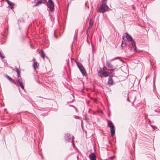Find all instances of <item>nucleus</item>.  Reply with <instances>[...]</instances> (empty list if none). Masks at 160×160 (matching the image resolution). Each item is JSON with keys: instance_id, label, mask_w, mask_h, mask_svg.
Segmentation results:
<instances>
[{"instance_id": "obj_1", "label": "nucleus", "mask_w": 160, "mask_h": 160, "mask_svg": "<svg viewBox=\"0 0 160 160\" xmlns=\"http://www.w3.org/2000/svg\"><path fill=\"white\" fill-rule=\"evenodd\" d=\"M115 68H113L110 69H108L110 70V72L106 71L104 68H100L98 72V75L99 77L102 78L103 77H107L109 76L113 77L115 74L114 70Z\"/></svg>"}, {"instance_id": "obj_2", "label": "nucleus", "mask_w": 160, "mask_h": 160, "mask_svg": "<svg viewBox=\"0 0 160 160\" xmlns=\"http://www.w3.org/2000/svg\"><path fill=\"white\" fill-rule=\"evenodd\" d=\"M124 36L126 37L127 40L131 43L129 44V46L131 48H133L134 52H137V48L136 46V42L133 40L132 38L127 32H125L124 34Z\"/></svg>"}, {"instance_id": "obj_3", "label": "nucleus", "mask_w": 160, "mask_h": 160, "mask_svg": "<svg viewBox=\"0 0 160 160\" xmlns=\"http://www.w3.org/2000/svg\"><path fill=\"white\" fill-rule=\"evenodd\" d=\"M108 122V127H109L110 128L111 133L112 136H113L115 132V127L114 125L112 122L109 120H107Z\"/></svg>"}, {"instance_id": "obj_4", "label": "nucleus", "mask_w": 160, "mask_h": 160, "mask_svg": "<svg viewBox=\"0 0 160 160\" xmlns=\"http://www.w3.org/2000/svg\"><path fill=\"white\" fill-rule=\"evenodd\" d=\"M65 141L67 142H70L71 141V136L70 134L68 133H67L65 134ZM74 137L72 136V141L71 142L72 143V145L74 146Z\"/></svg>"}, {"instance_id": "obj_5", "label": "nucleus", "mask_w": 160, "mask_h": 160, "mask_svg": "<svg viewBox=\"0 0 160 160\" xmlns=\"http://www.w3.org/2000/svg\"><path fill=\"white\" fill-rule=\"evenodd\" d=\"M108 8V7L106 4H101L98 8V11L100 12L103 13L107 11Z\"/></svg>"}, {"instance_id": "obj_6", "label": "nucleus", "mask_w": 160, "mask_h": 160, "mask_svg": "<svg viewBox=\"0 0 160 160\" xmlns=\"http://www.w3.org/2000/svg\"><path fill=\"white\" fill-rule=\"evenodd\" d=\"M47 6L48 8H49L51 12L53 11L54 10V6L53 2L52 1V0H48L47 3Z\"/></svg>"}, {"instance_id": "obj_7", "label": "nucleus", "mask_w": 160, "mask_h": 160, "mask_svg": "<svg viewBox=\"0 0 160 160\" xmlns=\"http://www.w3.org/2000/svg\"><path fill=\"white\" fill-rule=\"evenodd\" d=\"M118 58V57H117L113 59L110 60L109 61H107L106 62V65L107 67L109 68L108 69H110L114 68V66H113L112 64L110 63V62Z\"/></svg>"}, {"instance_id": "obj_8", "label": "nucleus", "mask_w": 160, "mask_h": 160, "mask_svg": "<svg viewBox=\"0 0 160 160\" xmlns=\"http://www.w3.org/2000/svg\"><path fill=\"white\" fill-rule=\"evenodd\" d=\"M47 2V0H37L35 5L33 6V7H35L39 6L41 4H45Z\"/></svg>"}, {"instance_id": "obj_9", "label": "nucleus", "mask_w": 160, "mask_h": 160, "mask_svg": "<svg viewBox=\"0 0 160 160\" xmlns=\"http://www.w3.org/2000/svg\"><path fill=\"white\" fill-rule=\"evenodd\" d=\"M108 76L109 78H108V84L110 86H111L112 85L113 83V81L112 78L113 77L111 76Z\"/></svg>"}, {"instance_id": "obj_10", "label": "nucleus", "mask_w": 160, "mask_h": 160, "mask_svg": "<svg viewBox=\"0 0 160 160\" xmlns=\"http://www.w3.org/2000/svg\"><path fill=\"white\" fill-rule=\"evenodd\" d=\"M6 1L9 5V7L12 9H13L15 5L14 3L9 0H6Z\"/></svg>"}, {"instance_id": "obj_11", "label": "nucleus", "mask_w": 160, "mask_h": 160, "mask_svg": "<svg viewBox=\"0 0 160 160\" xmlns=\"http://www.w3.org/2000/svg\"><path fill=\"white\" fill-rule=\"evenodd\" d=\"M89 157L90 160H96V155L94 153H91L89 155Z\"/></svg>"}, {"instance_id": "obj_12", "label": "nucleus", "mask_w": 160, "mask_h": 160, "mask_svg": "<svg viewBox=\"0 0 160 160\" xmlns=\"http://www.w3.org/2000/svg\"><path fill=\"white\" fill-rule=\"evenodd\" d=\"M93 21L92 18L90 20V21L89 22V26H88L87 31H88V29L89 28H91L92 27V26L93 25Z\"/></svg>"}, {"instance_id": "obj_13", "label": "nucleus", "mask_w": 160, "mask_h": 160, "mask_svg": "<svg viewBox=\"0 0 160 160\" xmlns=\"http://www.w3.org/2000/svg\"><path fill=\"white\" fill-rule=\"evenodd\" d=\"M6 77L9 80L11 81L13 83L15 84L16 85H17L16 82H15V80L13 79L12 78L9 76L7 75H6Z\"/></svg>"}, {"instance_id": "obj_14", "label": "nucleus", "mask_w": 160, "mask_h": 160, "mask_svg": "<svg viewBox=\"0 0 160 160\" xmlns=\"http://www.w3.org/2000/svg\"><path fill=\"white\" fill-rule=\"evenodd\" d=\"M77 64L78 67V68L80 70H81V69H82V68H84V67L82 66V65L80 63H77Z\"/></svg>"}, {"instance_id": "obj_15", "label": "nucleus", "mask_w": 160, "mask_h": 160, "mask_svg": "<svg viewBox=\"0 0 160 160\" xmlns=\"http://www.w3.org/2000/svg\"><path fill=\"white\" fill-rule=\"evenodd\" d=\"M82 73V75L83 76H86L87 75L86 74V71L84 68H82V69H81V70H80Z\"/></svg>"}, {"instance_id": "obj_16", "label": "nucleus", "mask_w": 160, "mask_h": 160, "mask_svg": "<svg viewBox=\"0 0 160 160\" xmlns=\"http://www.w3.org/2000/svg\"><path fill=\"white\" fill-rule=\"evenodd\" d=\"M38 65L39 64H38V63L37 62H34L33 64V66L35 70L37 68H38Z\"/></svg>"}, {"instance_id": "obj_17", "label": "nucleus", "mask_w": 160, "mask_h": 160, "mask_svg": "<svg viewBox=\"0 0 160 160\" xmlns=\"http://www.w3.org/2000/svg\"><path fill=\"white\" fill-rule=\"evenodd\" d=\"M15 69H16V71L17 72L18 76L19 77H20V70L19 69V68H16Z\"/></svg>"}, {"instance_id": "obj_18", "label": "nucleus", "mask_w": 160, "mask_h": 160, "mask_svg": "<svg viewBox=\"0 0 160 160\" xmlns=\"http://www.w3.org/2000/svg\"><path fill=\"white\" fill-rule=\"evenodd\" d=\"M41 55L42 56V57L43 59H44L45 57V54L44 52L42 50H41Z\"/></svg>"}, {"instance_id": "obj_19", "label": "nucleus", "mask_w": 160, "mask_h": 160, "mask_svg": "<svg viewBox=\"0 0 160 160\" xmlns=\"http://www.w3.org/2000/svg\"><path fill=\"white\" fill-rule=\"evenodd\" d=\"M19 84L21 88L23 90H24L25 91L24 87V86L23 85L22 83H20V84Z\"/></svg>"}, {"instance_id": "obj_20", "label": "nucleus", "mask_w": 160, "mask_h": 160, "mask_svg": "<svg viewBox=\"0 0 160 160\" xmlns=\"http://www.w3.org/2000/svg\"><path fill=\"white\" fill-rule=\"evenodd\" d=\"M107 0H102V4H106Z\"/></svg>"}, {"instance_id": "obj_21", "label": "nucleus", "mask_w": 160, "mask_h": 160, "mask_svg": "<svg viewBox=\"0 0 160 160\" xmlns=\"http://www.w3.org/2000/svg\"><path fill=\"white\" fill-rule=\"evenodd\" d=\"M0 57H1L2 59H3L5 58V56L2 54L1 53V52L0 51Z\"/></svg>"}, {"instance_id": "obj_22", "label": "nucleus", "mask_w": 160, "mask_h": 160, "mask_svg": "<svg viewBox=\"0 0 160 160\" xmlns=\"http://www.w3.org/2000/svg\"><path fill=\"white\" fill-rule=\"evenodd\" d=\"M18 81L19 84L20 83H22V79L20 78L19 79H18Z\"/></svg>"}, {"instance_id": "obj_23", "label": "nucleus", "mask_w": 160, "mask_h": 160, "mask_svg": "<svg viewBox=\"0 0 160 160\" xmlns=\"http://www.w3.org/2000/svg\"><path fill=\"white\" fill-rule=\"evenodd\" d=\"M75 118L76 119H79V117L78 116H76L75 117Z\"/></svg>"}, {"instance_id": "obj_24", "label": "nucleus", "mask_w": 160, "mask_h": 160, "mask_svg": "<svg viewBox=\"0 0 160 160\" xmlns=\"http://www.w3.org/2000/svg\"><path fill=\"white\" fill-rule=\"evenodd\" d=\"M71 107H73L74 108H75V107L74 106H73V105H71Z\"/></svg>"}, {"instance_id": "obj_25", "label": "nucleus", "mask_w": 160, "mask_h": 160, "mask_svg": "<svg viewBox=\"0 0 160 160\" xmlns=\"http://www.w3.org/2000/svg\"><path fill=\"white\" fill-rule=\"evenodd\" d=\"M86 118H87V116H86V115L85 116V119L86 120Z\"/></svg>"}, {"instance_id": "obj_26", "label": "nucleus", "mask_w": 160, "mask_h": 160, "mask_svg": "<svg viewBox=\"0 0 160 160\" xmlns=\"http://www.w3.org/2000/svg\"><path fill=\"white\" fill-rule=\"evenodd\" d=\"M33 61H34V62H35V58H33Z\"/></svg>"}, {"instance_id": "obj_27", "label": "nucleus", "mask_w": 160, "mask_h": 160, "mask_svg": "<svg viewBox=\"0 0 160 160\" xmlns=\"http://www.w3.org/2000/svg\"><path fill=\"white\" fill-rule=\"evenodd\" d=\"M114 156L113 157H111V158L112 159H113L114 158Z\"/></svg>"}, {"instance_id": "obj_28", "label": "nucleus", "mask_w": 160, "mask_h": 160, "mask_svg": "<svg viewBox=\"0 0 160 160\" xmlns=\"http://www.w3.org/2000/svg\"><path fill=\"white\" fill-rule=\"evenodd\" d=\"M75 108V109H76V111H77V109L76 108Z\"/></svg>"}, {"instance_id": "obj_29", "label": "nucleus", "mask_w": 160, "mask_h": 160, "mask_svg": "<svg viewBox=\"0 0 160 160\" xmlns=\"http://www.w3.org/2000/svg\"><path fill=\"white\" fill-rule=\"evenodd\" d=\"M85 5L86 6V3H85Z\"/></svg>"}, {"instance_id": "obj_30", "label": "nucleus", "mask_w": 160, "mask_h": 160, "mask_svg": "<svg viewBox=\"0 0 160 160\" xmlns=\"http://www.w3.org/2000/svg\"><path fill=\"white\" fill-rule=\"evenodd\" d=\"M72 96L73 97H74V96H73V95H72Z\"/></svg>"}, {"instance_id": "obj_31", "label": "nucleus", "mask_w": 160, "mask_h": 160, "mask_svg": "<svg viewBox=\"0 0 160 160\" xmlns=\"http://www.w3.org/2000/svg\"><path fill=\"white\" fill-rule=\"evenodd\" d=\"M36 0H34V1L35 2Z\"/></svg>"}, {"instance_id": "obj_32", "label": "nucleus", "mask_w": 160, "mask_h": 160, "mask_svg": "<svg viewBox=\"0 0 160 160\" xmlns=\"http://www.w3.org/2000/svg\"><path fill=\"white\" fill-rule=\"evenodd\" d=\"M160 115V114H159L158 115Z\"/></svg>"}]
</instances>
